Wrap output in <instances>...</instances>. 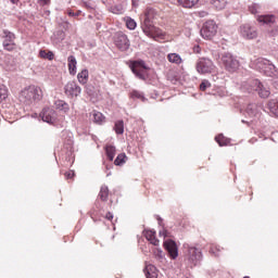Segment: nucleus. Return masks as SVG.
Segmentation results:
<instances>
[{"instance_id":"obj_56","label":"nucleus","mask_w":278,"mask_h":278,"mask_svg":"<svg viewBox=\"0 0 278 278\" xmlns=\"http://www.w3.org/2000/svg\"><path fill=\"white\" fill-rule=\"evenodd\" d=\"M242 123H247V122L243 119Z\"/></svg>"},{"instance_id":"obj_17","label":"nucleus","mask_w":278,"mask_h":278,"mask_svg":"<svg viewBox=\"0 0 278 278\" xmlns=\"http://www.w3.org/2000/svg\"><path fill=\"white\" fill-rule=\"evenodd\" d=\"M143 236L154 247H157L160 244V240L157 238H155V231L154 230H144Z\"/></svg>"},{"instance_id":"obj_24","label":"nucleus","mask_w":278,"mask_h":278,"mask_svg":"<svg viewBox=\"0 0 278 278\" xmlns=\"http://www.w3.org/2000/svg\"><path fill=\"white\" fill-rule=\"evenodd\" d=\"M167 60L168 62H170L172 64H181V62H184V60H181V55L177 54V53H169L167 55Z\"/></svg>"},{"instance_id":"obj_13","label":"nucleus","mask_w":278,"mask_h":278,"mask_svg":"<svg viewBox=\"0 0 278 278\" xmlns=\"http://www.w3.org/2000/svg\"><path fill=\"white\" fill-rule=\"evenodd\" d=\"M40 117L43 123H49L50 125H53V123L58 118V114L55 113V110L51 108H45L40 113Z\"/></svg>"},{"instance_id":"obj_38","label":"nucleus","mask_w":278,"mask_h":278,"mask_svg":"<svg viewBox=\"0 0 278 278\" xmlns=\"http://www.w3.org/2000/svg\"><path fill=\"white\" fill-rule=\"evenodd\" d=\"M207 88H212V83H210L208 80H203L200 84V90H202V92H205V90H207Z\"/></svg>"},{"instance_id":"obj_50","label":"nucleus","mask_w":278,"mask_h":278,"mask_svg":"<svg viewBox=\"0 0 278 278\" xmlns=\"http://www.w3.org/2000/svg\"><path fill=\"white\" fill-rule=\"evenodd\" d=\"M132 5L136 8L138 5V0H132Z\"/></svg>"},{"instance_id":"obj_37","label":"nucleus","mask_w":278,"mask_h":278,"mask_svg":"<svg viewBox=\"0 0 278 278\" xmlns=\"http://www.w3.org/2000/svg\"><path fill=\"white\" fill-rule=\"evenodd\" d=\"M215 140L219 144V147H227V139H225L223 135L215 137Z\"/></svg>"},{"instance_id":"obj_45","label":"nucleus","mask_w":278,"mask_h":278,"mask_svg":"<svg viewBox=\"0 0 278 278\" xmlns=\"http://www.w3.org/2000/svg\"><path fill=\"white\" fill-rule=\"evenodd\" d=\"M273 84H274L275 88H278V76H277V74H276V76H274Z\"/></svg>"},{"instance_id":"obj_35","label":"nucleus","mask_w":278,"mask_h":278,"mask_svg":"<svg viewBox=\"0 0 278 278\" xmlns=\"http://www.w3.org/2000/svg\"><path fill=\"white\" fill-rule=\"evenodd\" d=\"M137 25H138V24L136 23L135 20H132L131 17H128V18H127V21H126V27H127L128 29L134 30V29H136Z\"/></svg>"},{"instance_id":"obj_3","label":"nucleus","mask_w":278,"mask_h":278,"mask_svg":"<svg viewBox=\"0 0 278 278\" xmlns=\"http://www.w3.org/2000/svg\"><path fill=\"white\" fill-rule=\"evenodd\" d=\"M242 89L248 92H257L261 99H268L270 97V89L265 86L258 79H251L248 83L242 84Z\"/></svg>"},{"instance_id":"obj_47","label":"nucleus","mask_w":278,"mask_h":278,"mask_svg":"<svg viewBox=\"0 0 278 278\" xmlns=\"http://www.w3.org/2000/svg\"><path fill=\"white\" fill-rule=\"evenodd\" d=\"M50 0H39L40 5H49Z\"/></svg>"},{"instance_id":"obj_31","label":"nucleus","mask_w":278,"mask_h":278,"mask_svg":"<svg viewBox=\"0 0 278 278\" xmlns=\"http://www.w3.org/2000/svg\"><path fill=\"white\" fill-rule=\"evenodd\" d=\"M93 123H97L98 125H101L103 121H105V116H103V113L101 112H93Z\"/></svg>"},{"instance_id":"obj_14","label":"nucleus","mask_w":278,"mask_h":278,"mask_svg":"<svg viewBox=\"0 0 278 278\" xmlns=\"http://www.w3.org/2000/svg\"><path fill=\"white\" fill-rule=\"evenodd\" d=\"M164 249L167 251L172 260H177L179 256V250L177 248V243L174 240L169 239L164 241Z\"/></svg>"},{"instance_id":"obj_22","label":"nucleus","mask_w":278,"mask_h":278,"mask_svg":"<svg viewBox=\"0 0 278 278\" xmlns=\"http://www.w3.org/2000/svg\"><path fill=\"white\" fill-rule=\"evenodd\" d=\"M247 114H249V116H257V114H260V106L255 103H250L247 108Z\"/></svg>"},{"instance_id":"obj_51","label":"nucleus","mask_w":278,"mask_h":278,"mask_svg":"<svg viewBox=\"0 0 278 278\" xmlns=\"http://www.w3.org/2000/svg\"><path fill=\"white\" fill-rule=\"evenodd\" d=\"M278 34V28H276L274 31H273V36H277Z\"/></svg>"},{"instance_id":"obj_6","label":"nucleus","mask_w":278,"mask_h":278,"mask_svg":"<svg viewBox=\"0 0 278 278\" xmlns=\"http://www.w3.org/2000/svg\"><path fill=\"white\" fill-rule=\"evenodd\" d=\"M222 64L229 73H236L240 67V62L231 53H224L222 55Z\"/></svg>"},{"instance_id":"obj_18","label":"nucleus","mask_w":278,"mask_h":278,"mask_svg":"<svg viewBox=\"0 0 278 278\" xmlns=\"http://www.w3.org/2000/svg\"><path fill=\"white\" fill-rule=\"evenodd\" d=\"M143 273L147 278H157V268L154 265H146Z\"/></svg>"},{"instance_id":"obj_36","label":"nucleus","mask_w":278,"mask_h":278,"mask_svg":"<svg viewBox=\"0 0 278 278\" xmlns=\"http://www.w3.org/2000/svg\"><path fill=\"white\" fill-rule=\"evenodd\" d=\"M40 58H43V60H53V52H46L45 50L39 51Z\"/></svg>"},{"instance_id":"obj_23","label":"nucleus","mask_w":278,"mask_h":278,"mask_svg":"<svg viewBox=\"0 0 278 278\" xmlns=\"http://www.w3.org/2000/svg\"><path fill=\"white\" fill-rule=\"evenodd\" d=\"M56 110H60L61 112H68L71 108L68 106V103L64 102V100H56L54 103Z\"/></svg>"},{"instance_id":"obj_9","label":"nucleus","mask_w":278,"mask_h":278,"mask_svg":"<svg viewBox=\"0 0 278 278\" xmlns=\"http://www.w3.org/2000/svg\"><path fill=\"white\" fill-rule=\"evenodd\" d=\"M239 34L242 38H245V40H255V38H257V28L251 24H242L239 27Z\"/></svg>"},{"instance_id":"obj_32","label":"nucleus","mask_w":278,"mask_h":278,"mask_svg":"<svg viewBox=\"0 0 278 278\" xmlns=\"http://www.w3.org/2000/svg\"><path fill=\"white\" fill-rule=\"evenodd\" d=\"M127 160V155L125 153H121L114 161L115 166H123Z\"/></svg>"},{"instance_id":"obj_12","label":"nucleus","mask_w":278,"mask_h":278,"mask_svg":"<svg viewBox=\"0 0 278 278\" xmlns=\"http://www.w3.org/2000/svg\"><path fill=\"white\" fill-rule=\"evenodd\" d=\"M64 90H65V94L71 99L75 97H79V94H81V87H79L75 81L67 83L65 85Z\"/></svg>"},{"instance_id":"obj_44","label":"nucleus","mask_w":278,"mask_h":278,"mask_svg":"<svg viewBox=\"0 0 278 278\" xmlns=\"http://www.w3.org/2000/svg\"><path fill=\"white\" fill-rule=\"evenodd\" d=\"M68 16H79V14H81V11H77L76 13L73 11H68Z\"/></svg>"},{"instance_id":"obj_16","label":"nucleus","mask_w":278,"mask_h":278,"mask_svg":"<svg viewBox=\"0 0 278 278\" xmlns=\"http://www.w3.org/2000/svg\"><path fill=\"white\" fill-rule=\"evenodd\" d=\"M257 21L263 23V25H267V27H275V23H277L275 15H261L257 17Z\"/></svg>"},{"instance_id":"obj_4","label":"nucleus","mask_w":278,"mask_h":278,"mask_svg":"<svg viewBox=\"0 0 278 278\" xmlns=\"http://www.w3.org/2000/svg\"><path fill=\"white\" fill-rule=\"evenodd\" d=\"M184 249H187V261L189 262L191 268L192 266H199V264L203 262V252L199 250V248L184 244Z\"/></svg>"},{"instance_id":"obj_49","label":"nucleus","mask_w":278,"mask_h":278,"mask_svg":"<svg viewBox=\"0 0 278 278\" xmlns=\"http://www.w3.org/2000/svg\"><path fill=\"white\" fill-rule=\"evenodd\" d=\"M159 236H164V238H166V230L160 231Z\"/></svg>"},{"instance_id":"obj_15","label":"nucleus","mask_w":278,"mask_h":278,"mask_svg":"<svg viewBox=\"0 0 278 278\" xmlns=\"http://www.w3.org/2000/svg\"><path fill=\"white\" fill-rule=\"evenodd\" d=\"M3 48L7 50V51H14V40H15V36L12 31H9V30H3Z\"/></svg>"},{"instance_id":"obj_29","label":"nucleus","mask_w":278,"mask_h":278,"mask_svg":"<svg viewBox=\"0 0 278 278\" xmlns=\"http://www.w3.org/2000/svg\"><path fill=\"white\" fill-rule=\"evenodd\" d=\"M178 3L182 8H194L195 3H199V0H178Z\"/></svg>"},{"instance_id":"obj_46","label":"nucleus","mask_w":278,"mask_h":278,"mask_svg":"<svg viewBox=\"0 0 278 278\" xmlns=\"http://www.w3.org/2000/svg\"><path fill=\"white\" fill-rule=\"evenodd\" d=\"M105 218H106L108 220H112V219L114 218V215L109 212V213H106Z\"/></svg>"},{"instance_id":"obj_55","label":"nucleus","mask_w":278,"mask_h":278,"mask_svg":"<svg viewBox=\"0 0 278 278\" xmlns=\"http://www.w3.org/2000/svg\"><path fill=\"white\" fill-rule=\"evenodd\" d=\"M243 278H250L249 276H245V277H243Z\"/></svg>"},{"instance_id":"obj_43","label":"nucleus","mask_w":278,"mask_h":278,"mask_svg":"<svg viewBox=\"0 0 278 278\" xmlns=\"http://www.w3.org/2000/svg\"><path fill=\"white\" fill-rule=\"evenodd\" d=\"M65 177H66V179H73V177H75V172L65 173Z\"/></svg>"},{"instance_id":"obj_42","label":"nucleus","mask_w":278,"mask_h":278,"mask_svg":"<svg viewBox=\"0 0 278 278\" xmlns=\"http://www.w3.org/2000/svg\"><path fill=\"white\" fill-rule=\"evenodd\" d=\"M216 251L220 252V248H211L210 249V253L212 255H215V257H218V253H216Z\"/></svg>"},{"instance_id":"obj_40","label":"nucleus","mask_w":278,"mask_h":278,"mask_svg":"<svg viewBox=\"0 0 278 278\" xmlns=\"http://www.w3.org/2000/svg\"><path fill=\"white\" fill-rule=\"evenodd\" d=\"M123 12H125V8L123 5L113 8V14H123Z\"/></svg>"},{"instance_id":"obj_7","label":"nucleus","mask_w":278,"mask_h":278,"mask_svg":"<svg viewBox=\"0 0 278 278\" xmlns=\"http://www.w3.org/2000/svg\"><path fill=\"white\" fill-rule=\"evenodd\" d=\"M216 31H218L216 23L214 21H207L201 28L200 34L205 40H212L216 36Z\"/></svg>"},{"instance_id":"obj_10","label":"nucleus","mask_w":278,"mask_h":278,"mask_svg":"<svg viewBox=\"0 0 278 278\" xmlns=\"http://www.w3.org/2000/svg\"><path fill=\"white\" fill-rule=\"evenodd\" d=\"M114 43L119 49V51H127L129 47H131L129 42V38L123 31H118L115 34Z\"/></svg>"},{"instance_id":"obj_41","label":"nucleus","mask_w":278,"mask_h":278,"mask_svg":"<svg viewBox=\"0 0 278 278\" xmlns=\"http://www.w3.org/2000/svg\"><path fill=\"white\" fill-rule=\"evenodd\" d=\"M249 12H251V14H257V4L250 5Z\"/></svg>"},{"instance_id":"obj_34","label":"nucleus","mask_w":278,"mask_h":278,"mask_svg":"<svg viewBox=\"0 0 278 278\" xmlns=\"http://www.w3.org/2000/svg\"><path fill=\"white\" fill-rule=\"evenodd\" d=\"M8 97V87L5 85L0 84V103L1 101H5V98Z\"/></svg>"},{"instance_id":"obj_28","label":"nucleus","mask_w":278,"mask_h":278,"mask_svg":"<svg viewBox=\"0 0 278 278\" xmlns=\"http://www.w3.org/2000/svg\"><path fill=\"white\" fill-rule=\"evenodd\" d=\"M77 79L79 84H88V70H83L80 73H78Z\"/></svg>"},{"instance_id":"obj_21","label":"nucleus","mask_w":278,"mask_h":278,"mask_svg":"<svg viewBox=\"0 0 278 278\" xmlns=\"http://www.w3.org/2000/svg\"><path fill=\"white\" fill-rule=\"evenodd\" d=\"M267 108L270 112V114H274V116H277L278 118V100L271 99L267 103Z\"/></svg>"},{"instance_id":"obj_25","label":"nucleus","mask_w":278,"mask_h":278,"mask_svg":"<svg viewBox=\"0 0 278 278\" xmlns=\"http://www.w3.org/2000/svg\"><path fill=\"white\" fill-rule=\"evenodd\" d=\"M114 131L119 136L125 134V122L123 119L115 122Z\"/></svg>"},{"instance_id":"obj_8","label":"nucleus","mask_w":278,"mask_h":278,"mask_svg":"<svg viewBox=\"0 0 278 278\" xmlns=\"http://www.w3.org/2000/svg\"><path fill=\"white\" fill-rule=\"evenodd\" d=\"M195 68L200 75H207L214 71V62L207 58H201L197 62Z\"/></svg>"},{"instance_id":"obj_5","label":"nucleus","mask_w":278,"mask_h":278,"mask_svg":"<svg viewBox=\"0 0 278 278\" xmlns=\"http://www.w3.org/2000/svg\"><path fill=\"white\" fill-rule=\"evenodd\" d=\"M256 68L267 77H277V67L266 59H257Z\"/></svg>"},{"instance_id":"obj_33","label":"nucleus","mask_w":278,"mask_h":278,"mask_svg":"<svg viewBox=\"0 0 278 278\" xmlns=\"http://www.w3.org/2000/svg\"><path fill=\"white\" fill-rule=\"evenodd\" d=\"M152 253H153L155 260H157V262H162V260H164V251H162V249L154 248L152 250Z\"/></svg>"},{"instance_id":"obj_1","label":"nucleus","mask_w":278,"mask_h":278,"mask_svg":"<svg viewBox=\"0 0 278 278\" xmlns=\"http://www.w3.org/2000/svg\"><path fill=\"white\" fill-rule=\"evenodd\" d=\"M155 20H157V11H155V9L148 8L144 12L141 29L148 38H152L153 40H157V38H162L164 36V33H162L160 28L155 27Z\"/></svg>"},{"instance_id":"obj_39","label":"nucleus","mask_w":278,"mask_h":278,"mask_svg":"<svg viewBox=\"0 0 278 278\" xmlns=\"http://www.w3.org/2000/svg\"><path fill=\"white\" fill-rule=\"evenodd\" d=\"M131 97L134 99H141V101H147V98H144V94L140 91H132Z\"/></svg>"},{"instance_id":"obj_26","label":"nucleus","mask_w":278,"mask_h":278,"mask_svg":"<svg viewBox=\"0 0 278 278\" xmlns=\"http://www.w3.org/2000/svg\"><path fill=\"white\" fill-rule=\"evenodd\" d=\"M105 152H106V157L110 160V162H113L114 155H116V148L114 146H106Z\"/></svg>"},{"instance_id":"obj_19","label":"nucleus","mask_w":278,"mask_h":278,"mask_svg":"<svg viewBox=\"0 0 278 278\" xmlns=\"http://www.w3.org/2000/svg\"><path fill=\"white\" fill-rule=\"evenodd\" d=\"M70 75L77 73V59L74 55L67 58Z\"/></svg>"},{"instance_id":"obj_2","label":"nucleus","mask_w":278,"mask_h":278,"mask_svg":"<svg viewBox=\"0 0 278 278\" xmlns=\"http://www.w3.org/2000/svg\"><path fill=\"white\" fill-rule=\"evenodd\" d=\"M18 99L23 105H34V103L42 99V89L40 87L29 86L20 92Z\"/></svg>"},{"instance_id":"obj_27","label":"nucleus","mask_w":278,"mask_h":278,"mask_svg":"<svg viewBox=\"0 0 278 278\" xmlns=\"http://www.w3.org/2000/svg\"><path fill=\"white\" fill-rule=\"evenodd\" d=\"M211 3L216 10H225L227 7V0H211Z\"/></svg>"},{"instance_id":"obj_54","label":"nucleus","mask_w":278,"mask_h":278,"mask_svg":"<svg viewBox=\"0 0 278 278\" xmlns=\"http://www.w3.org/2000/svg\"><path fill=\"white\" fill-rule=\"evenodd\" d=\"M206 14H207L206 12L200 13L201 16H205Z\"/></svg>"},{"instance_id":"obj_30","label":"nucleus","mask_w":278,"mask_h":278,"mask_svg":"<svg viewBox=\"0 0 278 278\" xmlns=\"http://www.w3.org/2000/svg\"><path fill=\"white\" fill-rule=\"evenodd\" d=\"M109 194H110V189H108V186H102L99 193L101 201H108Z\"/></svg>"},{"instance_id":"obj_52","label":"nucleus","mask_w":278,"mask_h":278,"mask_svg":"<svg viewBox=\"0 0 278 278\" xmlns=\"http://www.w3.org/2000/svg\"><path fill=\"white\" fill-rule=\"evenodd\" d=\"M159 225H162V217H157Z\"/></svg>"},{"instance_id":"obj_20","label":"nucleus","mask_w":278,"mask_h":278,"mask_svg":"<svg viewBox=\"0 0 278 278\" xmlns=\"http://www.w3.org/2000/svg\"><path fill=\"white\" fill-rule=\"evenodd\" d=\"M65 38L66 34L64 33V30H56L51 37L54 45H60V42H62V40H64Z\"/></svg>"},{"instance_id":"obj_11","label":"nucleus","mask_w":278,"mask_h":278,"mask_svg":"<svg viewBox=\"0 0 278 278\" xmlns=\"http://www.w3.org/2000/svg\"><path fill=\"white\" fill-rule=\"evenodd\" d=\"M147 65L144 64V61H134L130 64V71L138 77V79H147L144 76V71H147Z\"/></svg>"},{"instance_id":"obj_48","label":"nucleus","mask_w":278,"mask_h":278,"mask_svg":"<svg viewBox=\"0 0 278 278\" xmlns=\"http://www.w3.org/2000/svg\"><path fill=\"white\" fill-rule=\"evenodd\" d=\"M193 51H194L195 53H201V47L195 46V47L193 48Z\"/></svg>"},{"instance_id":"obj_53","label":"nucleus","mask_w":278,"mask_h":278,"mask_svg":"<svg viewBox=\"0 0 278 278\" xmlns=\"http://www.w3.org/2000/svg\"><path fill=\"white\" fill-rule=\"evenodd\" d=\"M20 0H11V3H18Z\"/></svg>"}]
</instances>
